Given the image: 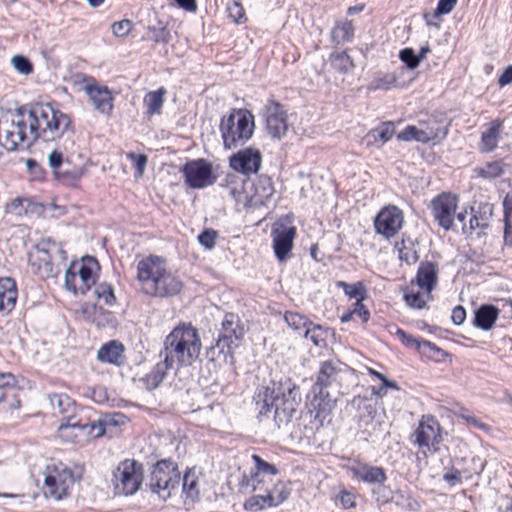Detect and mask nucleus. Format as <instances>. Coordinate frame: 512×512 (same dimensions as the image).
Wrapping results in <instances>:
<instances>
[{"label":"nucleus","instance_id":"6ab92c4d","mask_svg":"<svg viewBox=\"0 0 512 512\" xmlns=\"http://www.w3.org/2000/svg\"><path fill=\"white\" fill-rule=\"evenodd\" d=\"M273 248L275 256L279 261H284L293 248V241L296 236L294 226H284L273 228Z\"/></svg>","mask_w":512,"mask_h":512},{"label":"nucleus","instance_id":"aec40b11","mask_svg":"<svg viewBox=\"0 0 512 512\" xmlns=\"http://www.w3.org/2000/svg\"><path fill=\"white\" fill-rule=\"evenodd\" d=\"M260 494L251 496L244 502V509L250 512H258L266 507H276L283 503L289 496V492L281 491L278 495L275 493Z\"/></svg>","mask_w":512,"mask_h":512},{"label":"nucleus","instance_id":"4c0bfd02","mask_svg":"<svg viewBox=\"0 0 512 512\" xmlns=\"http://www.w3.org/2000/svg\"><path fill=\"white\" fill-rule=\"evenodd\" d=\"M395 249L398 252L399 260L406 262L408 265L415 264L419 259L414 243L410 238H402L400 242L395 244Z\"/></svg>","mask_w":512,"mask_h":512},{"label":"nucleus","instance_id":"69168bd1","mask_svg":"<svg viewBox=\"0 0 512 512\" xmlns=\"http://www.w3.org/2000/svg\"><path fill=\"white\" fill-rule=\"evenodd\" d=\"M373 495L380 505L386 504L391 500V491L383 484L373 489Z\"/></svg>","mask_w":512,"mask_h":512},{"label":"nucleus","instance_id":"c85d7f7f","mask_svg":"<svg viewBox=\"0 0 512 512\" xmlns=\"http://www.w3.org/2000/svg\"><path fill=\"white\" fill-rule=\"evenodd\" d=\"M182 493L186 500L192 502L199 498V478L195 468H189L185 471L182 478Z\"/></svg>","mask_w":512,"mask_h":512},{"label":"nucleus","instance_id":"4be33fe9","mask_svg":"<svg viewBox=\"0 0 512 512\" xmlns=\"http://www.w3.org/2000/svg\"><path fill=\"white\" fill-rule=\"evenodd\" d=\"M350 470L355 478L368 484L382 485L387 480L385 470L379 466L360 463L351 467Z\"/></svg>","mask_w":512,"mask_h":512},{"label":"nucleus","instance_id":"4d7b16f0","mask_svg":"<svg viewBox=\"0 0 512 512\" xmlns=\"http://www.w3.org/2000/svg\"><path fill=\"white\" fill-rule=\"evenodd\" d=\"M11 61L15 70L21 74L28 75L33 71L32 63L25 56L16 55Z\"/></svg>","mask_w":512,"mask_h":512},{"label":"nucleus","instance_id":"9d476101","mask_svg":"<svg viewBox=\"0 0 512 512\" xmlns=\"http://www.w3.org/2000/svg\"><path fill=\"white\" fill-rule=\"evenodd\" d=\"M268 134L273 139L283 138L288 131L287 112L284 106L269 98L261 110Z\"/></svg>","mask_w":512,"mask_h":512},{"label":"nucleus","instance_id":"f704fd0d","mask_svg":"<svg viewBox=\"0 0 512 512\" xmlns=\"http://www.w3.org/2000/svg\"><path fill=\"white\" fill-rule=\"evenodd\" d=\"M353 403L357 406V417L360 427H367L369 424H372L377 414V409L375 405L364 398L354 399Z\"/></svg>","mask_w":512,"mask_h":512},{"label":"nucleus","instance_id":"c9c22d12","mask_svg":"<svg viewBox=\"0 0 512 512\" xmlns=\"http://www.w3.org/2000/svg\"><path fill=\"white\" fill-rule=\"evenodd\" d=\"M166 92V89L161 87L158 90L150 91L145 95L143 102L146 107V114L149 117L161 113V109L164 104V95Z\"/></svg>","mask_w":512,"mask_h":512},{"label":"nucleus","instance_id":"dca6fc26","mask_svg":"<svg viewBox=\"0 0 512 512\" xmlns=\"http://www.w3.org/2000/svg\"><path fill=\"white\" fill-rule=\"evenodd\" d=\"M262 164V154L259 149L248 147L238 151L229 158L230 167L244 175L256 174Z\"/></svg>","mask_w":512,"mask_h":512},{"label":"nucleus","instance_id":"bf43d9fd","mask_svg":"<svg viewBox=\"0 0 512 512\" xmlns=\"http://www.w3.org/2000/svg\"><path fill=\"white\" fill-rule=\"evenodd\" d=\"M397 78L394 74H386L382 77L376 78L371 86L374 90H388L396 85Z\"/></svg>","mask_w":512,"mask_h":512},{"label":"nucleus","instance_id":"5701e85b","mask_svg":"<svg viewBox=\"0 0 512 512\" xmlns=\"http://www.w3.org/2000/svg\"><path fill=\"white\" fill-rule=\"evenodd\" d=\"M340 370L331 361H324L320 364L316 374V380L311 389L326 391L327 388L338 382Z\"/></svg>","mask_w":512,"mask_h":512},{"label":"nucleus","instance_id":"2eb2a0df","mask_svg":"<svg viewBox=\"0 0 512 512\" xmlns=\"http://www.w3.org/2000/svg\"><path fill=\"white\" fill-rule=\"evenodd\" d=\"M187 185L200 189L212 185L215 178L212 176L211 165L204 159L189 161L182 168Z\"/></svg>","mask_w":512,"mask_h":512},{"label":"nucleus","instance_id":"0e129e2a","mask_svg":"<svg viewBox=\"0 0 512 512\" xmlns=\"http://www.w3.org/2000/svg\"><path fill=\"white\" fill-rule=\"evenodd\" d=\"M396 335L402 341V343L407 347H415L418 351H421L420 341L422 339H418L413 337L410 334H407L403 329H397Z\"/></svg>","mask_w":512,"mask_h":512},{"label":"nucleus","instance_id":"37998d69","mask_svg":"<svg viewBox=\"0 0 512 512\" xmlns=\"http://www.w3.org/2000/svg\"><path fill=\"white\" fill-rule=\"evenodd\" d=\"M76 272L79 282V293L86 294L95 285L93 269L85 264H81Z\"/></svg>","mask_w":512,"mask_h":512},{"label":"nucleus","instance_id":"20e7f679","mask_svg":"<svg viewBox=\"0 0 512 512\" xmlns=\"http://www.w3.org/2000/svg\"><path fill=\"white\" fill-rule=\"evenodd\" d=\"M201 349L198 330L191 323L181 322L165 337L160 356L179 367H188L199 358Z\"/></svg>","mask_w":512,"mask_h":512},{"label":"nucleus","instance_id":"2f4dec72","mask_svg":"<svg viewBox=\"0 0 512 512\" xmlns=\"http://www.w3.org/2000/svg\"><path fill=\"white\" fill-rule=\"evenodd\" d=\"M502 122L495 120L491 122L490 127L481 135L480 150L482 152H491L497 147L500 138Z\"/></svg>","mask_w":512,"mask_h":512},{"label":"nucleus","instance_id":"7ed1b4c3","mask_svg":"<svg viewBox=\"0 0 512 512\" xmlns=\"http://www.w3.org/2000/svg\"><path fill=\"white\" fill-rule=\"evenodd\" d=\"M137 278L142 291L155 297L176 295L183 287L180 278L166 269L164 259L159 256L152 255L139 261Z\"/></svg>","mask_w":512,"mask_h":512},{"label":"nucleus","instance_id":"9b49d317","mask_svg":"<svg viewBox=\"0 0 512 512\" xmlns=\"http://www.w3.org/2000/svg\"><path fill=\"white\" fill-rule=\"evenodd\" d=\"M458 207V196L442 193L431 201L434 220L446 231L453 228V221Z\"/></svg>","mask_w":512,"mask_h":512},{"label":"nucleus","instance_id":"bb28decb","mask_svg":"<svg viewBox=\"0 0 512 512\" xmlns=\"http://www.w3.org/2000/svg\"><path fill=\"white\" fill-rule=\"evenodd\" d=\"M499 316V309L491 304L481 305L474 314L473 323L482 330H490Z\"/></svg>","mask_w":512,"mask_h":512},{"label":"nucleus","instance_id":"7c9ffc66","mask_svg":"<svg viewBox=\"0 0 512 512\" xmlns=\"http://www.w3.org/2000/svg\"><path fill=\"white\" fill-rule=\"evenodd\" d=\"M30 263L34 268V273L41 278H48L52 275L53 264L51 255L46 252H35L30 255Z\"/></svg>","mask_w":512,"mask_h":512},{"label":"nucleus","instance_id":"b1692460","mask_svg":"<svg viewBox=\"0 0 512 512\" xmlns=\"http://www.w3.org/2000/svg\"><path fill=\"white\" fill-rule=\"evenodd\" d=\"M17 296L15 281L10 277L0 278V313H10L16 305Z\"/></svg>","mask_w":512,"mask_h":512},{"label":"nucleus","instance_id":"e433bc0d","mask_svg":"<svg viewBox=\"0 0 512 512\" xmlns=\"http://www.w3.org/2000/svg\"><path fill=\"white\" fill-rule=\"evenodd\" d=\"M174 364L166 361V356L162 362L156 364L146 375V383L150 389H156L165 379L167 371L172 369Z\"/></svg>","mask_w":512,"mask_h":512},{"label":"nucleus","instance_id":"f8f14e48","mask_svg":"<svg viewBox=\"0 0 512 512\" xmlns=\"http://www.w3.org/2000/svg\"><path fill=\"white\" fill-rule=\"evenodd\" d=\"M82 82L85 84L83 90L94 109L100 114L110 116L114 109V97L110 89L105 85L98 84L93 78H85Z\"/></svg>","mask_w":512,"mask_h":512},{"label":"nucleus","instance_id":"58836bf2","mask_svg":"<svg viewBox=\"0 0 512 512\" xmlns=\"http://www.w3.org/2000/svg\"><path fill=\"white\" fill-rule=\"evenodd\" d=\"M435 135L432 132H427L422 129L417 128L413 125H408L405 127L399 134H397V139L401 141H418L421 143H428L432 140Z\"/></svg>","mask_w":512,"mask_h":512},{"label":"nucleus","instance_id":"a878e982","mask_svg":"<svg viewBox=\"0 0 512 512\" xmlns=\"http://www.w3.org/2000/svg\"><path fill=\"white\" fill-rule=\"evenodd\" d=\"M123 353V344L116 340H112L99 348L97 352V359L104 363L120 365L124 360Z\"/></svg>","mask_w":512,"mask_h":512},{"label":"nucleus","instance_id":"c756f323","mask_svg":"<svg viewBox=\"0 0 512 512\" xmlns=\"http://www.w3.org/2000/svg\"><path fill=\"white\" fill-rule=\"evenodd\" d=\"M273 479L259 475L257 473L252 472L249 477L244 476L241 482V488L251 487L253 492H261L264 494L275 493L272 490Z\"/></svg>","mask_w":512,"mask_h":512},{"label":"nucleus","instance_id":"3c124183","mask_svg":"<svg viewBox=\"0 0 512 512\" xmlns=\"http://www.w3.org/2000/svg\"><path fill=\"white\" fill-rule=\"evenodd\" d=\"M32 204L28 198H15L7 205V212L21 216L28 212L29 206Z\"/></svg>","mask_w":512,"mask_h":512},{"label":"nucleus","instance_id":"f257e3e1","mask_svg":"<svg viewBox=\"0 0 512 512\" xmlns=\"http://www.w3.org/2000/svg\"><path fill=\"white\" fill-rule=\"evenodd\" d=\"M263 404L259 415L269 417L272 414L275 425L281 428L293 426L291 434L299 437L311 438L325 421H331V415L336 408L337 401L328 391L310 389L306 395L305 410L301 412L296 424L292 420L302 403V394L299 385L291 378L283 377L278 381H271L263 391Z\"/></svg>","mask_w":512,"mask_h":512},{"label":"nucleus","instance_id":"79ce46f5","mask_svg":"<svg viewBox=\"0 0 512 512\" xmlns=\"http://www.w3.org/2000/svg\"><path fill=\"white\" fill-rule=\"evenodd\" d=\"M233 349L229 346H222L220 340H216L214 345L209 346L206 349V358L209 362L220 363L226 362L227 357L231 356Z\"/></svg>","mask_w":512,"mask_h":512},{"label":"nucleus","instance_id":"13d9d810","mask_svg":"<svg viewBox=\"0 0 512 512\" xmlns=\"http://www.w3.org/2000/svg\"><path fill=\"white\" fill-rule=\"evenodd\" d=\"M73 266L69 267L64 275V285L65 288L73 294H77L79 292V282L77 272L73 270Z\"/></svg>","mask_w":512,"mask_h":512},{"label":"nucleus","instance_id":"c03bdc74","mask_svg":"<svg viewBox=\"0 0 512 512\" xmlns=\"http://www.w3.org/2000/svg\"><path fill=\"white\" fill-rule=\"evenodd\" d=\"M330 63L335 70L341 73H347L354 67L353 60L346 51L332 53Z\"/></svg>","mask_w":512,"mask_h":512},{"label":"nucleus","instance_id":"f3484780","mask_svg":"<svg viewBox=\"0 0 512 512\" xmlns=\"http://www.w3.org/2000/svg\"><path fill=\"white\" fill-rule=\"evenodd\" d=\"M244 334V327L239 316L234 313H226L217 338L222 346H229L232 349L237 347Z\"/></svg>","mask_w":512,"mask_h":512},{"label":"nucleus","instance_id":"473e14b6","mask_svg":"<svg viewBox=\"0 0 512 512\" xmlns=\"http://www.w3.org/2000/svg\"><path fill=\"white\" fill-rule=\"evenodd\" d=\"M170 31L167 24L160 20L154 19L147 25V39L155 43L167 44L170 40Z\"/></svg>","mask_w":512,"mask_h":512},{"label":"nucleus","instance_id":"774afa93","mask_svg":"<svg viewBox=\"0 0 512 512\" xmlns=\"http://www.w3.org/2000/svg\"><path fill=\"white\" fill-rule=\"evenodd\" d=\"M364 299L365 298L362 296L360 298H358L357 301L353 305L352 311L354 314L358 315L362 319L363 322H367L370 317V312L363 304Z\"/></svg>","mask_w":512,"mask_h":512},{"label":"nucleus","instance_id":"a18cd8bd","mask_svg":"<svg viewBox=\"0 0 512 512\" xmlns=\"http://www.w3.org/2000/svg\"><path fill=\"white\" fill-rule=\"evenodd\" d=\"M327 333L328 330L326 328L312 322V325L306 328L303 336L309 338L315 346L323 347L326 345Z\"/></svg>","mask_w":512,"mask_h":512},{"label":"nucleus","instance_id":"8fccbe9b","mask_svg":"<svg viewBox=\"0 0 512 512\" xmlns=\"http://www.w3.org/2000/svg\"><path fill=\"white\" fill-rule=\"evenodd\" d=\"M338 286L342 287L345 294L349 296L350 298H355L356 300L360 298L361 296L366 298L367 297V291L365 289V286L362 282H357L354 284H348L343 281L338 282Z\"/></svg>","mask_w":512,"mask_h":512},{"label":"nucleus","instance_id":"a19ab883","mask_svg":"<svg viewBox=\"0 0 512 512\" xmlns=\"http://www.w3.org/2000/svg\"><path fill=\"white\" fill-rule=\"evenodd\" d=\"M284 319L291 329L302 335H304L306 328L312 325V321L309 318L298 312L287 311Z\"/></svg>","mask_w":512,"mask_h":512},{"label":"nucleus","instance_id":"72a5a7b5","mask_svg":"<svg viewBox=\"0 0 512 512\" xmlns=\"http://www.w3.org/2000/svg\"><path fill=\"white\" fill-rule=\"evenodd\" d=\"M48 399L51 408L55 413L62 415L74 414L75 402L67 394L64 393H52L48 395Z\"/></svg>","mask_w":512,"mask_h":512},{"label":"nucleus","instance_id":"864d4df0","mask_svg":"<svg viewBox=\"0 0 512 512\" xmlns=\"http://www.w3.org/2000/svg\"><path fill=\"white\" fill-rule=\"evenodd\" d=\"M399 58L411 70L417 68L421 62L412 48L402 49Z\"/></svg>","mask_w":512,"mask_h":512},{"label":"nucleus","instance_id":"a211bd4d","mask_svg":"<svg viewBox=\"0 0 512 512\" xmlns=\"http://www.w3.org/2000/svg\"><path fill=\"white\" fill-rule=\"evenodd\" d=\"M275 189L272 180L267 175L258 176L248 192V205L253 208L265 206L274 195Z\"/></svg>","mask_w":512,"mask_h":512},{"label":"nucleus","instance_id":"ea45409f","mask_svg":"<svg viewBox=\"0 0 512 512\" xmlns=\"http://www.w3.org/2000/svg\"><path fill=\"white\" fill-rule=\"evenodd\" d=\"M354 28L351 21L338 22L332 30L331 38L335 44L349 42L353 38Z\"/></svg>","mask_w":512,"mask_h":512},{"label":"nucleus","instance_id":"603ef678","mask_svg":"<svg viewBox=\"0 0 512 512\" xmlns=\"http://www.w3.org/2000/svg\"><path fill=\"white\" fill-rule=\"evenodd\" d=\"M227 11L229 18H231L236 24H243L246 22L247 18L245 15V10L241 3L237 1H233L228 4Z\"/></svg>","mask_w":512,"mask_h":512},{"label":"nucleus","instance_id":"ddd939ff","mask_svg":"<svg viewBox=\"0 0 512 512\" xmlns=\"http://www.w3.org/2000/svg\"><path fill=\"white\" fill-rule=\"evenodd\" d=\"M403 223L404 216L402 210L397 206L389 205L381 209L377 214L374 226L378 234L390 239L399 232Z\"/></svg>","mask_w":512,"mask_h":512},{"label":"nucleus","instance_id":"6e6d98bb","mask_svg":"<svg viewBox=\"0 0 512 512\" xmlns=\"http://www.w3.org/2000/svg\"><path fill=\"white\" fill-rule=\"evenodd\" d=\"M406 304L415 309H423L426 307V302L429 300L425 299L420 292H407L404 295Z\"/></svg>","mask_w":512,"mask_h":512},{"label":"nucleus","instance_id":"cd10ccee","mask_svg":"<svg viewBox=\"0 0 512 512\" xmlns=\"http://www.w3.org/2000/svg\"><path fill=\"white\" fill-rule=\"evenodd\" d=\"M394 133L395 127L393 122H384L380 126L371 129L366 134L364 140L368 146L374 145L380 148L393 137Z\"/></svg>","mask_w":512,"mask_h":512},{"label":"nucleus","instance_id":"423d86ee","mask_svg":"<svg viewBox=\"0 0 512 512\" xmlns=\"http://www.w3.org/2000/svg\"><path fill=\"white\" fill-rule=\"evenodd\" d=\"M74 137L75 132L71 137L72 144L69 147H65L66 137L56 140L57 147L48 155V165L54 177L67 185H72L79 181L85 172L84 165L82 163H74L69 155L75 145Z\"/></svg>","mask_w":512,"mask_h":512},{"label":"nucleus","instance_id":"680f3d73","mask_svg":"<svg viewBox=\"0 0 512 512\" xmlns=\"http://www.w3.org/2000/svg\"><path fill=\"white\" fill-rule=\"evenodd\" d=\"M218 237L217 231L213 229H205L199 236L198 240L202 246L207 249H212L216 244Z\"/></svg>","mask_w":512,"mask_h":512},{"label":"nucleus","instance_id":"4468645a","mask_svg":"<svg viewBox=\"0 0 512 512\" xmlns=\"http://www.w3.org/2000/svg\"><path fill=\"white\" fill-rule=\"evenodd\" d=\"M440 430V424L434 416L423 415L413 434L414 443L419 447L433 448L434 451H437L438 445L442 441Z\"/></svg>","mask_w":512,"mask_h":512},{"label":"nucleus","instance_id":"39448f33","mask_svg":"<svg viewBox=\"0 0 512 512\" xmlns=\"http://www.w3.org/2000/svg\"><path fill=\"white\" fill-rule=\"evenodd\" d=\"M253 115L246 109H232L228 116L220 121V132L225 149L243 146L253 135Z\"/></svg>","mask_w":512,"mask_h":512},{"label":"nucleus","instance_id":"09e8293b","mask_svg":"<svg viewBox=\"0 0 512 512\" xmlns=\"http://www.w3.org/2000/svg\"><path fill=\"white\" fill-rule=\"evenodd\" d=\"M107 433V429L101 419L97 421L82 422V434L93 438H99Z\"/></svg>","mask_w":512,"mask_h":512},{"label":"nucleus","instance_id":"393cba45","mask_svg":"<svg viewBox=\"0 0 512 512\" xmlns=\"http://www.w3.org/2000/svg\"><path fill=\"white\" fill-rule=\"evenodd\" d=\"M58 436L65 442H76L79 433H82V422L75 414L63 417L58 430Z\"/></svg>","mask_w":512,"mask_h":512},{"label":"nucleus","instance_id":"0eeeda50","mask_svg":"<svg viewBox=\"0 0 512 512\" xmlns=\"http://www.w3.org/2000/svg\"><path fill=\"white\" fill-rule=\"evenodd\" d=\"M181 481L178 464L172 460L161 459L151 466L145 485L151 493L162 501H167L177 491Z\"/></svg>","mask_w":512,"mask_h":512},{"label":"nucleus","instance_id":"e2e57ef3","mask_svg":"<svg viewBox=\"0 0 512 512\" xmlns=\"http://www.w3.org/2000/svg\"><path fill=\"white\" fill-rule=\"evenodd\" d=\"M133 26L132 21L124 19L113 23L111 29L116 37H124L129 34Z\"/></svg>","mask_w":512,"mask_h":512},{"label":"nucleus","instance_id":"f03ea898","mask_svg":"<svg viewBox=\"0 0 512 512\" xmlns=\"http://www.w3.org/2000/svg\"><path fill=\"white\" fill-rule=\"evenodd\" d=\"M74 126L70 115L50 103L19 107L0 117V145L7 151L28 148L36 140L55 142L66 137L69 147Z\"/></svg>","mask_w":512,"mask_h":512},{"label":"nucleus","instance_id":"de8ad7c7","mask_svg":"<svg viewBox=\"0 0 512 512\" xmlns=\"http://www.w3.org/2000/svg\"><path fill=\"white\" fill-rule=\"evenodd\" d=\"M252 460L255 463L254 473L269 478L275 477L279 473V470L275 465L266 462L257 454L252 455Z\"/></svg>","mask_w":512,"mask_h":512},{"label":"nucleus","instance_id":"412c9836","mask_svg":"<svg viewBox=\"0 0 512 512\" xmlns=\"http://www.w3.org/2000/svg\"><path fill=\"white\" fill-rule=\"evenodd\" d=\"M437 280L436 265L430 261L421 262L417 270L415 282L419 288L427 293L428 299L432 298L431 293L437 284Z\"/></svg>","mask_w":512,"mask_h":512},{"label":"nucleus","instance_id":"1a4fd4ad","mask_svg":"<svg viewBox=\"0 0 512 512\" xmlns=\"http://www.w3.org/2000/svg\"><path fill=\"white\" fill-rule=\"evenodd\" d=\"M74 481L72 470L63 463L47 466V474L44 478V493L60 500L68 494Z\"/></svg>","mask_w":512,"mask_h":512},{"label":"nucleus","instance_id":"6e6552de","mask_svg":"<svg viewBox=\"0 0 512 512\" xmlns=\"http://www.w3.org/2000/svg\"><path fill=\"white\" fill-rule=\"evenodd\" d=\"M142 464L133 459L120 462L113 472L112 482L117 494L133 495L142 483Z\"/></svg>","mask_w":512,"mask_h":512},{"label":"nucleus","instance_id":"052dcab7","mask_svg":"<svg viewBox=\"0 0 512 512\" xmlns=\"http://www.w3.org/2000/svg\"><path fill=\"white\" fill-rule=\"evenodd\" d=\"M100 419L104 423L106 429H108L109 427L123 425L127 421V417L120 412L105 414Z\"/></svg>","mask_w":512,"mask_h":512},{"label":"nucleus","instance_id":"5fc2aeb1","mask_svg":"<svg viewBox=\"0 0 512 512\" xmlns=\"http://www.w3.org/2000/svg\"><path fill=\"white\" fill-rule=\"evenodd\" d=\"M502 173V166L498 162L488 163L485 165V167L480 168L478 171V175L486 179H493L499 177Z\"/></svg>","mask_w":512,"mask_h":512},{"label":"nucleus","instance_id":"49530a36","mask_svg":"<svg viewBox=\"0 0 512 512\" xmlns=\"http://www.w3.org/2000/svg\"><path fill=\"white\" fill-rule=\"evenodd\" d=\"M93 294L99 303H103L108 306H112L116 301L113 288L110 284L105 282L95 285Z\"/></svg>","mask_w":512,"mask_h":512},{"label":"nucleus","instance_id":"338daca9","mask_svg":"<svg viewBox=\"0 0 512 512\" xmlns=\"http://www.w3.org/2000/svg\"><path fill=\"white\" fill-rule=\"evenodd\" d=\"M456 3L457 0H439L433 16L438 17L440 15L450 13L455 7Z\"/></svg>","mask_w":512,"mask_h":512}]
</instances>
